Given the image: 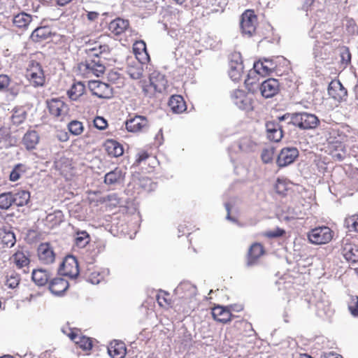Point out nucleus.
<instances>
[{"mask_svg": "<svg viewBox=\"0 0 358 358\" xmlns=\"http://www.w3.org/2000/svg\"><path fill=\"white\" fill-rule=\"evenodd\" d=\"M289 117V123L299 127L301 129H313L320 124L319 118L314 114L307 112L294 113L285 114L279 118L280 120H284Z\"/></svg>", "mask_w": 358, "mask_h": 358, "instance_id": "1", "label": "nucleus"}, {"mask_svg": "<svg viewBox=\"0 0 358 358\" xmlns=\"http://www.w3.org/2000/svg\"><path fill=\"white\" fill-rule=\"evenodd\" d=\"M78 73L85 78L99 77L104 73L105 66L100 59H87L78 64Z\"/></svg>", "mask_w": 358, "mask_h": 358, "instance_id": "2", "label": "nucleus"}, {"mask_svg": "<svg viewBox=\"0 0 358 358\" xmlns=\"http://www.w3.org/2000/svg\"><path fill=\"white\" fill-rule=\"evenodd\" d=\"M26 77L34 87L43 86L45 83V76L41 66L35 61L29 62Z\"/></svg>", "mask_w": 358, "mask_h": 358, "instance_id": "3", "label": "nucleus"}, {"mask_svg": "<svg viewBox=\"0 0 358 358\" xmlns=\"http://www.w3.org/2000/svg\"><path fill=\"white\" fill-rule=\"evenodd\" d=\"M308 237L313 244H326L332 239L333 231L327 227H316L308 233Z\"/></svg>", "mask_w": 358, "mask_h": 358, "instance_id": "4", "label": "nucleus"}, {"mask_svg": "<svg viewBox=\"0 0 358 358\" xmlns=\"http://www.w3.org/2000/svg\"><path fill=\"white\" fill-rule=\"evenodd\" d=\"M107 38L108 37L101 36L98 41H89L86 43L85 51L89 55L94 56L96 59H100L101 55H106L110 51L108 45L104 42Z\"/></svg>", "mask_w": 358, "mask_h": 358, "instance_id": "5", "label": "nucleus"}, {"mask_svg": "<svg viewBox=\"0 0 358 358\" xmlns=\"http://www.w3.org/2000/svg\"><path fill=\"white\" fill-rule=\"evenodd\" d=\"M257 18L252 10H246L242 14L241 20V29L242 33L248 36H251L255 31Z\"/></svg>", "mask_w": 358, "mask_h": 358, "instance_id": "6", "label": "nucleus"}, {"mask_svg": "<svg viewBox=\"0 0 358 358\" xmlns=\"http://www.w3.org/2000/svg\"><path fill=\"white\" fill-rule=\"evenodd\" d=\"M59 272L61 275L76 278L79 274L78 263L73 256L66 257L63 261Z\"/></svg>", "mask_w": 358, "mask_h": 358, "instance_id": "7", "label": "nucleus"}, {"mask_svg": "<svg viewBox=\"0 0 358 358\" xmlns=\"http://www.w3.org/2000/svg\"><path fill=\"white\" fill-rule=\"evenodd\" d=\"M149 127V122L145 116L136 115L126 121V129L132 133L145 131Z\"/></svg>", "mask_w": 358, "mask_h": 358, "instance_id": "8", "label": "nucleus"}, {"mask_svg": "<svg viewBox=\"0 0 358 358\" xmlns=\"http://www.w3.org/2000/svg\"><path fill=\"white\" fill-rule=\"evenodd\" d=\"M243 73V64L240 54H234L229 62V76L234 81H238Z\"/></svg>", "mask_w": 358, "mask_h": 358, "instance_id": "9", "label": "nucleus"}, {"mask_svg": "<svg viewBox=\"0 0 358 358\" xmlns=\"http://www.w3.org/2000/svg\"><path fill=\"white\" fill-rule=\"evenodd\" d=\"M231 99L234 103L240 109L246 111L252 110V100L243 90L234 91L231 94Z\"/></svg>", "mask_w": 358, "mask_h": 358, "instance_id": "10", "label": "nucleus"}, {"mask_svg": "<svg viewBox=\"0 0 358 358\" xmlns=\"http://www.w3.org/2000/svg\"><path fill=\"white\" fill-rule=\"evenodd\" d=\"M299 155V151L295 148H285L278 155L277 164L280 167H284L293 163Z\"/></svg>", "mask_w": 358, "mask_h": 358, "instance_id": "11", "label": "nucleus"}, {"mask_svg": "<svg viewBox=\"0 0 358 358\" xmlns=\"http://www.w3.org/2000/svg\"><path fill=\"white\" fill-rule=\"evenodd\" d=\"M50 113L63 120L69 113L68 106L62 100L53 99L48 102Z\"/></svg>", "mask_w": 358, "mask_h": 358, "instance_id": "12", "label": "nucleus"}, {"mask_svg": "<svg viewBox=\"0 0 358 358\" xmlns=\"http://www.w3.org/2000/svg\"><path fill=\"white\" fill-rule=\"evenodd\" d=\"M38 256L39 260L45 264H50L55 262V254L53 248L48 243H42L38 248Z\"/></svg>", "mask_w": 358, "mask_h": 358, "instance_id": "13", "label": "nucleus"}, {"mask_svg": "<svg viewBox=\"0 0 358 358\" xmlns=\"http://www.w3.org/2000/svg\"><path fill=\"white\" fill-rule=\"evenodd\" d=\"M89 88L94 95L99 98H109L111 94L110 86L99 80L90 81Z\"/></svg>", "mask_w": 358, "mask_h": 358, "instance_id": "14", "label": "nucleus"}, {"mask_svg": "<svg viewBox=\"0 0 358 358\" xmlns=\"http://www.w3.org/2000/svg\"><path fill=\"white\" fill-rule=\"evenodd\" d=\"M341 253L347 261L358 262V247L350 243L348 239L342 241Z\"/></svg>", "mask_w": 358, "mask_h": 358, "instance_id": "15", "label": "nucleus"}, {"mask_svg": "<svg viewBox=\"0 0 358 358\" xmlns=\"http://www.w3.org/2000/svg\"><path fill=\"white\" fill-rule=\"evenodd\" d=\"M328 94L333 99L340 101L347 96V90L339 80H333L329 85Z\"/></svg>", "mask_w": 358, "mask_h": 358, "instance_id": "16", "label": "nucleus"}, {"mask_svg": "<svg viewBox=\"0 0 358 358\" xmlns=\"http://www.w3.org/2000/svg\"><path fill=\"white\" fill-rule=\"evenodd\" d=\"M279 90L278 81L271 78L264 81L260 87L261 93L263 96L270 98L277 94Z\"/></svg>", "mask_w": 358, "mask_h": 358, "instance_id": "17", "label": "nucleus"}, {"mask_svg": "<svg viewBox=\"0 0 358 358\" xmlns=\"http://www.w3.org/2000/svg\"><path fill=\"white\" fill-rule=\"evenodd\" d=\"M268 138L273 141L278 142L282 138V130L278 122L271 121L266 124Z\"/></svg>", "mask_w": 358, "mask_h": 358, "instance_id": "18", "label": "nucleus"}, {"mask_svg": "<svg viewBox=\"0 0 358 358\" xmlns=\"http://www.w3.org/2000/svg\"><path fill=\"white\" fill-rule=\"evenodd\" d=\"M264 250L262 245L259 243L252 244L248 252V265L252 266L256 264L257 259L264 255Z\"/></svg>", "mask_w": 358, "mask_h": 358, "instance_id": "19", "label": "nucleus"}, {"mask_svg": "<svg viewBox=\"0 0 358 358\" xmlns=\"http://www.w3.org/2000/svg\"><path fill=\"white\" fill-rule=\"evenodd\" d=\"M177 294H182V298L190 299L196 294V287L189 282H181L176 289Z\"/></svg>", "mask_w": 358, "mask_h": 358, "instance_id": "20", "label": "nucleus"}, {"mask_svg": "<svg viewBox=\"0 0 358 358\" xmlns=\"http://www.w3.org/2000/svg\"><path fill=\"white\" fill-rule=\"evenodd\" d=\"M68 287L69 282L62 278H54L50 281L49 287L50 292L55 295L62 294Z\"/></svg>", "mask_w": 358, "mask_h": 358, "instance_id": "21", "label": "nucleus"}, {"mask_svg": "<svg viewBox=\"0 0 358 358\" xmlns=\"http://www.w3.org/2000/svg\"><path fill=\"white\" fill-rule=\"evenodd\" d=\"M150 86L153 87L155 92H162L165 90L167 86V81L164 78V76L160 73H157L155 76V73L152 74L150 77Z\"/></svg>", "mask_w": 358, "mask_h": 358, "instance_id": "22", "label": "nucleus"}, {"mask_svg": "<svg viewBox=\"0 0 358 358\" xmlns=\"http://www.w3.org/2000/svg\"><path fill=\"white\" fill-rule=\"evenodd\" d=\"M104 147L108 154L113 157H120L124 152L122 146L115 140L106 141Z\"/></svg>", "mask_w": 358, "mask_h": 358, "instance_id": "23", "label": "nucleus"}, {"mask_svg": "<svg viewBox=\"0 0 358 358\" xmlns=\"http://www.w3.org/2000/svg\"><path fill=\"white\" fill-rule=\"evenodd\" d=\"M254 70L255 72L262 76L269 74L274 68L272 61L265 59L264 62L258 61L254 64Z\"/></svg>", "mask_w": 358, "mask_h": 358, "instance_id": "24", "label": "nucleus"}, {"mask_svg": "<svg viewBox=\"0 0 358 358\" xmlns=\"http://www.w3.org/2000/svg\"><path fill=\"white\" fill-rule=\"evenodd\" d=\"M108 354L113 358H123L126 355V348L123 343H111L108 348Z\"/></svg>", "mask_w": 358, "mask_h": 358, "instance_id": "25", "label": "nucleus"}, {"mask_svg": "<svg viewBox=\"0 0 358 358\" xmlns=\"http://www.w3.org/2000/svg\"><path fill=\"white\" fill-rule=\"evenodd\" d=\"M169 105L175 113H181L186 110L184 99L180 95L172 96L169 101Z\"/></svg>", "mask_w": 358, "mask_h": 358, "instance_id": "26", "label": "nucleus"}, {"mask_svg": "<svg viewBox=\"0 0 358 358\" xmlns=\"http://www.w3.org/2000/svg\"><path fill=\"white\" fill-rule=\"evenodd\" d=\"M69 338L71 341L75 342L77 345L80 346V348L87 350L92 348V344L90 338L80 336L74 332H71L69 334Z\"/></svg>", "mask_w": 358, "mask_h": 358, "instance_id": "27", "label": "nucleus"}, {"mask_svg": "<svg viewBox=\"0 0 358 358\" xmlns=\"http://www.w3.org/2000/svg\"><path fill=\"white\" fill-rule=\"evenodd\" d=\"M129 27L128 20L117 18L109 24V29L115 35L123 33Z\"/></svg>", "mask_w": 358, "mask_h": 358, "instance_id": "28", "label": "nucleus"}, {"mask_svg": "<svg viewBox=\"0 0 358 358\" xmlns=\"http://www.w3.org/2000/svg\"><path fill=\"white\" fill-rule=\"evenodd\" d=\"M134 52L136 59L141 62H144L148 60L149 55L146 50L145 43L143 41H137L134 45Z\"/></svg>", "mask_w": 358, "mask_h": 358, "instance_id": "29", "label": "nucleus"}, {"mask_svg": "<svg viewBox=\"0 0 358 358\" xmlns=\"http://www.w3.org/2000/svg\"><path fill=\"white\" fill-rule=\"evenodd\" d=\"M123 178L124 175L122 170L119 168H115L105 175L104 182L106 185H115L120 182Z\"/></svg>", "mask_w": 358, "mask_h": 358, "instance_id": "30", "label": "nucleus"}, {"mask_svg": "<svg viewBox=\"0 0 358 358\" xmlns=\"http://www.w3.org/2000/svg\"><path fill=\"white\" fill-rule=\"evenodd\" d=\"M49 278L50 275L46 270L40 268L34 270L32 272V280L38 286L45 285Z\"/></svg>", "mask_w": 358, "mask_h": 358, "instance_id": "31", "label": "nucleus"}, {"mask_svg": "<svg viewBox=\"0 0 358 358\" xmlns=\"http://www.w3.org/2000/svg\"><path fill=\"white\" fill-rule=\"evenodd\" d=\"M51 34L50 29L48 27H40L35 29L31 34V38L36 42L47 39Z\"/></svg>", "mask_w": 358, "mask_h": 358, "instance_id": "32", "label": "nucleus"}, {"mask_svg": "<svg viewBox=\"0 0 358 358\" xmlns=\"http://www.w3.org/2000/svg\"><path fill=\"white\" fill-rule=\"evenodd\" d=\"M39 136L36 131H27L23 137V144L25 145L27 149H34L37 143H38Z\"/></svg>", "mask_w": 358, "mask_h": 358, "instance_id": "33", "label": "nucleus"}, {"mask_svg": "<svg viewBox=\"0 0 358 358\" xmlns=\"http://www.w3.org/2000/svg\"><path fill=\"white\" fill-rule=\"evenodd\" d=\"M213 317L222 323H227L231 320V313L223 307L217 306L213 310Z\"/></svg>", "mask_w": 358, "mask_h": 358, "instance_id": "34", "label": "nucleus"}, {"mask_svg": "<svg viewBox=\"0 0 358 358\" xmlns=\"http://www.w3.org/2000/svg\"><path fill=\"white\" fill-rule=\"evenodd\" d=\"M13 259L19 268L27 266L29 264V254L27 251L17 250L13 255Z\"/></svg>", "mask_w": 358, "mask_h": 358, "instance_id": "35", "label": "nucleus"}, {"mask_svg": "<svg viewBox=\"0 0 358 358\" xmlns=\"http://www.w3.org/2000/svg\"><path fill=\"white\" fill-rule=\"evenodd\" d=\"M31 15L26 13H20L13 17V22L19 28H26L31 22Z\"/></svg>", "mask_w": 358, "mask_h": 358, "instance_id": "36", "label": "nucleus"}, {"mask_svg": "<svg viewBox=\"0 0 358 358\" xmlns=\"http://www.w3.org/2000/svg\"><path fill=\"white\" fill-rule=\"evenodd\" d=\"M14 203L18 206H23L29 201L30 194L26 190H20L13 193Z\"/></svg>", "mask_w": 358, "mask_h": 358, "instance_id": "37", "label": "nucleus"}, {"mask_svg": "<svg viewBox=\"0 0 358 358\" xmlns=\"http://www.w3.org/2000/svg\"><path fill=\"white\" fill-rule=\"evenodd\" d=\"M142 63L138 61L135 64L128 66L127 72L131 78L138 80L143 76V68Z\"/></svg>", "mask_w": 358, "mask_h": 358, "instance_id": "38", "label": "nucleus"}, {"mask_svg": "<svg viewBox=\"0 0 358 358\" xmlns=\"http://www.w3.org/2000/svg\"><path fill=\"white\" fill-rule=\"evenodd\" d=\"M84 92L85 85L82 83L78 82L72 85L67 94L71 100L76 101L83 94Z\"/></svg>", "mask_w": 358, "mask_h": 358, "instance_id": "39", "label": "nucleus"}, {"mask_svg": "<svg viewBox=\"0 0 358 358\" xmlns=\"http://www.w3.org/2000/svg\"><path fill=\"white\" fill-rule=\"evenodd\" d=\"M75 245L79 248H85L90 241V237L86 231H79L75 235Z\"/></svg>", "mask_w": 358, "mask_h": 358, "instance_id": "40", "label": "nucleus"}, {"mask_svg": "<svg viewBox=\"0 0 358 358\" xmlns=\"http://www.w3.org/2000/svg\"><path fill=\"white\" fill-rule=\"evenodd\" d=\"M27 167L24 164H16L10 173V180L13 182L18 180L22 174L27 171Z\"/></svg>", "mask_w": 358, "mask_h": 358, "instance_id": "41", "label": "nucleus"}, {"mask_svg": "<svg viewBox=\"0 0 358 358\" xmlns=\"http://www.w3.org/2000/svg\"><path fill=\"white\" fill-rule=\"evenodd\" d=\"M14 203L12 192L2 193L0 194V208L8 209Z\"/></svg>", "mask_w": 358, "mask_h": 358, "instance_id": "42", "label": "nucleus"}, {"mask_svg": "<svg viewBox=\"0 0 358 358\" xmlns=\"http://www.w3.org/2000/svg\"><path fill=\"white\" fill-rule=\"evenodd\" d=\"M1 238L3 244L8 248L13 247L16 242L15 235L13 231H4L1 235Z\"/></svg>", "mask_w": 358, "mask_h": 358, "instance_id": "43", "label": "nucleus"}, {"mask_svg": "<svg viewBox=\"0 0 358 358\" xmlns=\"http://www.w3.org/2000/svg\"><path fill=\"white\" fill-rule=\"evenodd\" d=\"M69 131L75 136H78L83 131V125L81 122L73 120L68 124Z\"/></svg>", "mask_w": 358, "mask_h": 358, "instance_id": "44", "label": "nucleus"}, {"mask_svg": "<svg viewBox=\"0 0 358 358\" xmlns=\"http://www.w3.org/2000/svg\"><path fill=\"white\" fill-rule=\"evenodd\" d=\"M348 309L353 316L358 317V296H352L348 304Z\"/></svg>", "mask_w": 358, "mask_h": 358, "instance_id": "45", "label": "nucleus"}, {"mask_svg": "<svg viewBox=\"0 0 358 358\" xmlns=\"http://www.w3.org/2000/svg\"><path fill=\"white\" fill-rule=\"evenodd\" d=\"M103 274L99 271H93L89 275V281L94 285L99 284L103 279Z\"/></svg>", "mask_w": 358, "mask_h": 358, "instance_id": "46", "label": "nucleus"}, {"mask_svg": "<svg viewBox=\"0 0 358 358\" xmlns=\"http://www.w3.org/2000/svg\"><path fill=\"white\" fill-rule=\"evenodd\" d=\"M340 55L342 64L345 66H347L351 61V54L349 49L347 48H343L341 50Z\"/></svg>", "mask_w": 358, "mask_h": 358, "instance_id": "47", "label": "nucleus"}, {"mask_svg": "<svg viewBox=\"0 0 358 358\" xmlns=\"http://www.w3.org/2000/svg\"><path fill=\"white\" fill-rule=\"evenodd\" d=\"M26 118V113L24 112L18 113L15 111L12 115V120L14 124H19L22 123Z\"/></svg>", "mask_w": 358, "mask_h": 358, "instance_id": "48", "label": "nucleus"}, {"mask_svg": "<svg viewBox=\"0 0 358 358\" xmlns=\"http://www.w3.org/2000/svg\"><path fill=\"white\" fill-rule=\"evenodd\" d=\"M94 125L96 128L103 130L106 128L108 124L106 120L102 117H96L94 120Z\"/></svg>", "mask_w": 358, "mask_h": 358, "instance_id": "49", "label": "nucleus"}, {"mask_svg": "<svg viewBox=\"0 0 358 358\" xmlns=\"http://www.w3.org/2000/svg\"><path fill=\"white\" fill-rule=\"evenodd\" d=\"M273 157V152L271 150H264L262 152L261 157L262 161L267 164L272 161Z\"/></svg>", "mask_w": 358, "mask_h": 358, "instance_id": "50", "label": "nucleus"}, {"mask_svg": "<svg viewBox=\"0 0 358 358\" xmlns=\"http://www.w3.org/2000/svg\"><path fill=\"white\" fill-rule=\"evenodd\" d=\"M19 284V278L17 276L15 275H10L8 277L6 280V285L9 287L14 289Z\"/></svg>", "mask_w": 358, "mask_h": 358, "instance_id": "51", "label": "nucleus"}, {"mask_svg": "<svg viewBox=\"0 0 358 358\" xmlns=\"http://www.w3.org/2000/svg\"><path fill=\"white\" fill-rule=\"evenodd\" d=\"M10 83V78L6 75H0V91L6 89Z\"/></svg>", "mask_w": 358, "mask_h": 358, "instance_id": "52", "label": "nucleus"}, {"mask_svg": "<svg viewBox=\"0 0 358 358\" xmlns=\"http://www.w3.org/2000/svg\"><path fill=\"white\" fill-rule=\"evenodd\" d=\"M251 141L248 138H243L239 143L241 150L247 151L250 148Z\"/></svg>", "mask_w": 358, "mask_h": 358, "instance_id": "53", "label": "nucleus"}, {"mask_svg": "<svg viewBox=\"0 0 358 358\" xmlns=\"http://www.w3.org/2000/svg\"><path fill=\"white\" fill-rule=\"evenodd\" d=\"M283 234L282 230L278 229L276 231H269L266 233V236L269 238L279 237Z\"/></svg>", "mask_w": 358, "mask_h": 358, "instance_id": "54", "label": "nucleus"}, {"mask_svg": "<svg viewBox=\"0 0 358 358\" xmlns=\"http://www.w3.org/2000/svg\"><path fill=\"white\" fill-rule=\"evenodd\" d=\"M157 301L160 306H164L169 303L167 299L161 295H157Z\"/></svg>", "mask_w": 358, "mask_h": 358, "instance_id": "55", "label": "nucleus"}, {"mask_svg": "<svg viewBox=\"0 0 358 358\" xmlns=\"http://www.w3.org/2000/svg\"><path fill=\"white\" fill-rule=\"evenodd\" d=\"M98 16H99V13L96 12L91 11V12H87V17L90 21H94L95 20L97 19Z\"/></svg>", "mask_w": 358, "mask_h": 358, "instance_id": "56", "label": "nucleus"}, {"mask_svg": "<svg viewBox=\"0 0 358 358\" xmlns=\"http://www.w3.org/2000/svg\"><path fill=\"white\" fill-rule=\"evenodd\" d=\"M321 358H343L342 356L334 352L325 353L322 355Z\"/></svg>", "mask_w": 358, "mask_h": 358, "instance_id": "57", "label": "nucleus"}, {"mask_svg": "<svg viewBox=\"0 0 358 358\" xmlns=\"http://www.w3.org/2000/svg\"><path fill=\"white\" fill-rule=\"evenodd\" d=\"M321 46L320 45V43L318 45H315V47L314 48V55L315 57H320L321 59H324L323 54L322 51L319 50V48Z\"/></svg>", "mask_w": 358, "mask_h": 358, "instance_id": "58", "label": "nucleus"}, {"mask_svg": "<svg viewBox=\"0 0 358 358\" xmlns=\"http://www.w3.org/2000/svg\"><path fill=\"white\" fill-rule=\"evenodd\" d=\"M148 155L146 152L140 153V154H138V157L136 159V163L137 164H139L141 162H142L143 161L148 159Z\"/></svg>", "mask_w": 358, "mask_h": 358, "instance_id": "59", "label": "nucleus"}, {"mask_svg": "<svg viewBox=\"0 0 358 358\" xmlns=\"http://www.w3.org/2000/svg\"><path fill=\"white\" fill-rule=\"evenodd\" d=\"M351 221L353 229L358 232V215L353 216L351 218Z\"/></svg>", "mask_w": 358, "mask_h": 358, "instance_id": "60", "label": "nucleus"}, {"mask_svg": "<svg viewBox=\"0 0 358 358\" xmlns=\"http://www.w3.org/2000/svg\"><path fill=\"white\" fill-rule=\"evenodd\" d=\"M225 208H226V210L227 211V219L229 220L234 221V220L232 219L231 217V216H230V207H229V203H226L225 204Z\"/></svg>", "mask_w": 358, "mask_h": 358, "instance_id": "61", "label": "nucleus"}, {"mask_svg": "<svg viewBox=\"0 0 358 358\" xmlns=\"http://www.w3.org/2000/svg\"><path fill=\"white\" fill-rule=\"evenodd\" d=\"M344 156H345L344 153H335L333 155V157L339 161L342 160L344 158Z\"/></svg>", "mask_w": 358, "mask_h": 358, "instance_id": "62", "label": "nucleus"}, {"mask_svg": "<svg viewBox=\"0 0 358 358\" xmlns=\"http://www.w3.org/2000/svg\"><path fill=\"white\" fill-rule=\"evenodd\" d=\"M7 136L6 131L4 129H0V142L3 140Z\"/></svg>", "mask_w": 358, "mask_h": 358, "instance_id": "63", "label": "nucleus"}, {"mask_svg": "<svg viewBox=\"0 0 358 358\" xmlns=\"http://www.w3.org/2000/svg\"><path fill=\"white\" fill-rule=\"evenodd\" d=\"M72 0H57V3L59 5V6H65L66 5L67 3H69V2H71Z\"/></svg>", "mask_w": 358, "mask_h": 358, "instance_id": "64", "label": "nucleus"}]
</instances>
